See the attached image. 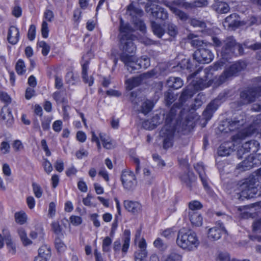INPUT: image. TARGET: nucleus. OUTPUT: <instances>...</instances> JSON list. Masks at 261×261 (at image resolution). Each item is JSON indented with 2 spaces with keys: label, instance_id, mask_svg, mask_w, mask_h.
<instances>
[{
  "label": "nucleus",
  "instance_id": "obj_61",
  "mask_svg": "<svg viewBox=\"0 0 261 261\" xmlns=\"http://www.w3.org/2000/svg\"><path fill=\"white\" fill-rule=\"evenodd\" d=\"M36 28L34 25H31L28 31V37L29 40H33L35 37Z\"/></svg>",
  "mask_w": 261,
  "mask_h": 261
},
{
  "label": "nucleus",
  "instance_id": "obj_55",
  "mask_svg": "<svg viewBox=\"0 0 261 261\" xmlns=\"http://www.w3.org/2000/svg\"><path fill=\"white\" fill-rule=\"evenodd\" d=\"M66 83L70 85H74L77 81V77L75 76L72 72H68L65 77Z\"/></svg>",
  "mask_w": 261,
  "mask_h": 261
},
{
  "label": "nucleus",
  "instance_id": "obj_5",
  "mask_svg": "<svg viewBox=\"0 0 261 261\" xmlns=\"http://www.w3.org/2000/svg\"><path fill=\"white\" fill-rule=\"evenodd\" d=\"M246 67V63L243 61H238L233 63L224 70L217 79L216 83L218 85H221L231 80L233 77L238 76Z\"/></svg>",
  "mask_w": 261,
  "mask_h": 261
},
{
  "label": "nucleus",
  "instance_id": "obj_26",
  "mask_svg": "<svg viewBox=\"0 0 261 261\" xmlns=\"http://www.w3.org/2000/svg\"><path fill=\"white\" fill-rule=\"evenodd\" d=\"M188 216L192 224L195 226H200L202 224L203 218L199 212L191 211L188 212Z\"/></svg>",
  "mask_w": 261,
  "mask_h": 261
},
{
  "label": "nucleus",
  "instance_id": "obj_42",
  "mask_svg": "<svg viewBox=\"0 0 261 261\" xmlns=\"http://www.w3.org/2000/svg\"><path fill=\"white\" fill-rule=\"evenodd\" d=\"M153 107V102L150 100H147L143 102L141 106V112L144 114H146L151 111Z\"/></svg>",
  "mask_w": 261,
  "mask_h": 261
},
{
  "label": "nucleus",
  "instance_id": "obj_7",
  "mask_svg": "<svg viewBox=\"0 0 261 261\" xmlns=\"http://www.w3.org/2000/svg\"><path fill=\"white\" fill-rule=\"evenodd\" d=\"M260 96H261V86L255 88L245 90L240 93L239 105L241 106L252 102Z\"/></svg>",
  "mask_w": 261,
  "mask_h": 261
},
{
  "label": "nucleus",
  "instance_id": "obj_3",
  "mask_svg": "<svg viewBox=\"0 0 261 261\" xmlns=\"http://www.w3.org/2000/svg\"><path fill=\"white\" fill-rule=\"evenodd\" d=\"M176 243L180 248L186 251H193L199 246L200 242L195 232L184 229L179 230Z\"/></svg>",
  "mask_w": 261,
  "mask_h": 261
},
{
  "label": "nucleus",
  "instance_id": "obj_29",
  "mask_svg": "<svg viewBox=\"0 0 261 261\" xmlns=\"http://www.w3.org/2000/svg\"><path fill=\"white\" fill-rule=\"evenodd\" d=\"M214 10L218 13H226L229 11L230 8L228 5L223 2H216L213 5Z\"/></svg>",
  "mask_w": 261,
  "mask_h": 261
},
{
  "label": "nucleus",
  "instance_id": "obj_51",
  "mask_svg": "<svg viewBox=\"0 0 261 261\" xmlns=\"http://www.w3.org/2000/svg\"><path fill=\"white\" fill-rule=\"evenodd\" d=\"M112 243V240L109 237H106L102 241V248L103 251L109 252Z\"/></svg>",
  "mask_w": 261,
  "mask_h": 261
},
{
  "label": "nucleus",
  "instance_id": "obj_14",
  "mask_svg": "<svg viewBox=\"0 0 261 261\" xmlns=\"http://www.w3.org/2000/svg\"><path fill=\"white\" fill-rule=\"evenodd\" d=\"M259 146V143L256 140H253L245 142L238 150L237 156L238 158H243V155L245 153L257 152L258 150Z\"/></svg>",
  "mask_w": 261,
  "mask_h": 261
},
{
  "label": "nucleus",
  "instance_id": "obj_39",
  "mask_svg": "<svg viewBox=\"0 0 261 261\" xmlns=\"http://www.w3.org/2000/svg\"><path fill=\"white\" fill-rule=\"evenodd\" d=\"M182 255L178 252L173 251L168 254L164 259V261H181Z\"/></svg>",
  "mask_w": 261,
  "mask_h": 261
},
{
  "label": "nucleus",
  "instance_id": "obj_52",
  "mask_svg": "<svg viewBox=\"0 0 261 261\" xmlns=\"http://www.w3.org/2000/svg\"><path fill=\"white\" fill-rule=\"evenodd\" d=\"M51 230L58 236L59 237L60 234L63 236L62 233V228L58 221L53 222L51 224Z\"/></svg>",
  "mask_w": 261,
  "mask_h": 261
},
{
  "label": "nucleus",
  "instance_id": "obj_60",
  "mask_svg": "<svg viewBox=\"0 0 261 261\" xmlns=\"http://www.w3.org/2000/svg\"><path fill=\"white\" fill-rule=\"evenodd\" d=\"M10 146L9 144L6 141H3L1 143L0 150L3 153L6 154L9 152Z\"/></svg>",
  "mask_w": 261,
  "mask_h": 261
},
{
  "label": "nucleus",
  "instance_id": "obj_46",
  "mask_svg": "<svg viewBox=\"0 0 261 261\" xmlns=\"http://www.w3.org/2000/svg\"><path fill=\"white\" fill-rule=\"evenodd\" d=\"M147 255L146 250H139L135 253V261H146Z\"/></svg>",
  "mask_w": 261,
  "mask_h": 261
},
{
  "label": "nucleus",
  "instance_id": "obj_59",
  "mask_svg": "<svg viewBox=\"0 0 261 261\" xmlns=\"http://www.w3.org/2000/svg\"><path fill=\"white\" fill-rule=\"evenodd\" d=\"M51 120L49 118H44L41 120V126L44 130H47L50 128Z\"/></svg>",
  "mask_w": 261,
  "mask_h": 261
},
{
  "label": "nucleus",
  "instance_id": "obj_47",
  "mask_svg": "<svg viewBox=\"0 0 261 261\" xmlns=\"http://www.w3.org/2000/svg\"><path fill=\"white\" fill-rule=\"evenodd\" d=\"M15 69L18 74H23L26 71L24 63L21 59L18 60L15 66Z\"/></svg>",
  "mask_w": 261,
  "mask_h": 261
},
{
  "label": "nucleus",
  "instance_id": "obj_35",
  "mask_svg": "<svg viewBox=\"0 0 261 261\" xmlns=\"http://www.w3.org/2000/svg\"><path fill=\"white\" fill-rule=\"evenodd\" d=\"M123 245L122 247V251L126 253L129 246L130 232L128 229H125L123 233Z\"/></svg>",
  "mask_w": 261,
  "mask_h": 261
},
{
  "label": "nucleus",
  "instance_id": "obj_53",
  "mask_svg": "<svg viewBox=\"0 0 261 261\" xmlns=\"http://www.w3.org/2000/svg\"><path fill=\"white\" fill-rule=\"evenodd\" d=\"M141 68L146 69L150 65V59L146 56H143L138 59Z\"/></svg>",
  "mask_w": 261,
  "mask_h": 261
},
{
  "label": "nucleus",
  "instance_id": "obj_19",
  "mask_svg": "<svg viewBox=\"0 0 261 261\" xmlns=\"http://www.w3.org/2000/svg\"><path fill=\"white\" fill-rule=\"evenodd\" d=\"M179 178L182 184L190 189H191L196 180V177L194 173L190 171L181 174L179 176Z\"/></svg>",
  "mask_w": 261,
  "mask_h": 261
},
{
  "label": "nucleus",
  "instance_id": "obj_23",
  "mask_svg": "<svg viewBox=\"0 0 261 261\" xmlns=\"http://www.w3.org/2000/svg\"><path fill=\"white\" fill-rule=\"evenodd\" d=\"M224 226L221 225L220 227H214L209 229L208 231V238L209 239L216 241L221 237L222 232H226Z\"/></svg>",
  "mask_w": 261,
  "mask_h": 261
},
{
  "label": "nucleus",
  "instance_id": "obj_22",
  "mask_svg": "<svg viewBox=\"0 0 261 261\" xmlns=\"http://www.w3.org/2000/svg\"><path fill=\"white\" fill-rule=\"evenodd\" d=\"M124 206L126 210L133 214H138L141 211V204L135 201L124 200L123 202Z\"/></svg>",
  "mask_w": 261,
  "mask_h": 261
},
{
  "label": "nucleus",
  "instance_id": "obj_31",
  "mask_svg": "<svg viewBox=\"0 0 261 261\" xmlns=\"http://www.w3.org/2000/svg\"><path fill=\"white\" fill-rule=\"evenodd\" d=\"M217 105H214L212 101L207 106L206 109L203 112V116L206 120H209L212 117L214 113L218 109Z\"/></svg>",
  "mask_w": 261,
  "mask_h": 261
},
{
  "label": "nucleus",
  "instance_id": "obj_41",
  "mask_svg": "<svg viewBox=\"0 0 261 261\" xmlns=\"http://www.w3.org/2000/svg\"><path fill=\"white\" fill-rule=\"evenodd\" d=\"M208 4V0H194L192 3L189 4L188 7L191 8L205 7Z\"/></svg>",
  "mask_w": 261,
  "mask_h": 261
},
{
  "label": "nucleus",
  "instance_id": "obj_2",
  "mask_svg": "<svg viewBox=\"0 0 261 261\" xmlns=\"http://www.w3.org/2000/svg\"><path fill=\"white\" fill-rule=\"evenodd\" d=\"M255 174V176L246 179L239 185L241 197L249 199L256 194L258 188L261 186V167L256 171Z\"/></svg>",
  "mask_w": 261,
  "mask_h": 261
},
{
  "label": "nucleus",
  "instance_id": "obj_62",
  "mask_svg": "<svg viewBox=\"0 0 261 261\" xmlns=\"http://www.w3.org/2000/svg\"><path fill=\"white\" fill-rule=\"evenodd\" d=\"M43 166L44 167V169L45 171L49 174L53 170V167L51 163L48 161L47 159H44V162L43 163Z\"/></svg>",
  "mask_w": 261,
  "mask_h": 261
},
{
  "label": "nucleus",
  "instance_id": "obj_36",
  "mask_svg": "<svg viewBox=\"0 0 261 261\" xmlns=\"http://www.w3.org/2000/svg\"><path fill=\"white\" fill-rule=\"evenodd\" d=\"M4 238L9 250V252L12 254H14L16 252L15 245L13 243L11 236L8 231H7L6 234H4Z\"/></svg>",
  "mask_w": 261,
  "mask_h": 261
},
{
  "label": "nucleus",
  "instance_id": "obj_25",
  "mask_svg": "<svg viewBox=\"0 0 261 261\" xmlns=\"http://www.w3.org/2000/svg\"><path fill=\"white\" fill-rule=\"evenodd\" d=\"M119 31L121 37L126 36L129 38H135V36L132 34L134 31L133 29L129 24L124 23L122 19H120Z\"/></svg>",
  "mask_w": 261,
  "mask_h": 261
},
{
  "label": "nucleus",
  "instance_id": "obj_50",
  "mask_svg": "<svg viewBox=\"0 0 261 261\" xmlns=\"http://www.w3.org/2000/svg\"><path fill=\"white\" fill-rule=\"evenodd\" d=\"M38 45L42 48L41 53L44 56L48 55L50 51V46L44 41H41L38 42Z\"/></svg>",
  "mask_w": 261,
  "mask_h": 261
},
{
  "label": "nucleus",
  "instance_id": "obj_48",
  "mask_svg": "<svg viewBox=\"0 0 261 261\" xmlns=\"http://www.w3.org/2000/svg\"><path fill=\"white\" fill-rule=\"evenodd\" d=\"M218 258L220 261H250L248 259L238 260L236 258L231 259L230 255L227 252H221L219 254Z\"/></svg>",
  "mask_w": 261,
  "mask_h": 261
},
{
  "label": "nucleus",
  "instance_id": "obj_1",
  "mask_svg": "<svg viewBox=\"0 0 261 261\" xmlns=\"http://www.w3.org/2000/svg\"><path fill=\"white\" fill-rule=\"evenodd\" d=\"M195 88L188 86L182 91L179 100L180 102L174 104L165 117V124L160 132V136L163 138V147L168 148L172 146L174 134L181 124L185 111L181 104L187 99L191 98L195 94Z\"/></svg>",
  "mask_w": 261,
  "mask_h": 261
},
{
  "label": "nucleus",
  "instance_id": "obj_56",
  "mask_svg": "<svg viewBox=\"0 0 261 261\" xmlns=\"http://www.w3.org/2000/svg\"><path fill=\"white\" fill-rule=\"evenodd\" d=\"M32 187L33 192L35 196L38 198H40L42 195L43 191L40 185L36 183L33 182L32 184Z\"/></svg>",
  "mask_w": 261,
  "mask_h": 261
},
{
  "label": "nucleus",
  "instance_id": "obj_64",
  "mask_svg": "<svg viewBox=\"0 0 261 261\" xmlns=\"http://www.w3.org/2000/svg\"><path fill=\"white\" fill-rule=\"evenodd\" d=\"M70 222L73 225H79L82 223V218L79 216H72L70 218Z\"/></svg>",
  "mask_w": 261,
  "mask_h": 261
},
{
  "label": "nucleus",
  "instance_id": "obj_16",
  "mask_svg": "<svg viewBox=\"0 0 261 261\" xmlns=\"http://www.w3.org/2000/svg\"><path fill=\"white\" fill-rule=\"evenodd\" d=\"M43 18L45 20H43L41 25V33L42 37L46 38L48 35V24L46 21L51 22L54 18V14L52 11L49 9H46L44 12Z\"/></svg>",
  "mask_w": 261,
  "mask_h": 261
},
{
  "label": "nucleus",
  "instance_id": "obj_18",
  "mask_svg": "<svg viewBox=\"0 0 261 261\" xmlns=\"http://www.w3.org/2000/svg\"><path fill=\"white\" fill-rule=\"evenodd\" d=\"M258 163L259 162H257L256 159H253V155H249L238 165L237 168L240 171L248 170L254 166H258Z\"/></svg>",
  "mask_w": 261,
  "mask_h": 261
},
{
  "label": "nucleus",
  "instance_id": "obj_11",
  "mask_svg": "<svg viewBox=\"0 0 261 261\" xmlns=\"http://www.w3.org/2000/svg\"><path fill=\"white\" fill-rule=\"evenodd\" d=\"M121 180L123 188L127 191L134 190L137 185L136 177L133 172L129 170L123 171Z\"/></svg>",
  "mask_w": 261,
  "mask_h": 261
},
{
  "label": "nucleus",
  "instance_id": "obj_4",
  "mask_svg": "<svg viewBox=\"0 0 261 261\" xmlns=\"http://www.w3.org/2000/svg\"><path fill=\"white\" fill-rule=\"evenodd\" d=\"M222 56L226 59L231 56H238L243 54V48L238 43L232 36L226 37L223 40V46L221 50Z\"/></svg>",
  "mask_w": 261,
  "mask_h": 261
},
{
  "label": "nucleus",
  "instance_id": "obj_37",
  "mask_svg": "<svg viewBox=\"0 0 261 261\" xmlns=\"http://www.w3.org/2000/svg\"><path fill=\"white\" fill-rule=\"evenodd\" d=\"M142 79L140 76L134 77L127 79L125 83L127 85V89L132 90L133 88L137 87L141 83Z\"/></svg>",
  "mask_w": 261,
  "mask_h": 261
},
{
  "label": "nucleus",
  "instance_id": "obj_32",
  "mask_svg": "<svg viewBox=\"0 0 261 261\" xmlns=\"http://www.w3.org/2000/svg\"><path fill=\"white\" fill-rule=\"evenodd\" d=\"M89 62L86 61L82 65V77L85 83L88 84L91 86L93 84L94 79L92 76L88 77L87 75V70L88 69Z\"/></svg>",
  "mask_w": 261,
  "mask_h": 261
},
{
  "label": "nucleus",
  "instance_id": "obj_30",
  "mask_svg": "<svg viewBox=\"0 0 261 261\" xmlns=\"http://www.w3.org/2000/svg\"><path fill=\"white\" fill-rule=\"evenodd\" d=\"M167 85L169 88L177 89L182 87L183 82L179 77H170L167 81Z\"/></svg>",
  "mask_w": 261,
  "mask_h": 261
},
{
  "label": "nucleus",
  "instance_id": "obj_38",
  "mask_svg": "<svg viewBox=\"0 0 261 261\" xmlns=\"http://www.w3.org/2000/svg\"><path fill=\"white\" fill-rule=\"evenodd\" d=\"M151 28L154 34L159 38H161L165 33L164 29L160 24L155 22H151Z\"/></svg>",
  "mask_w": 261,
  "mask_h": 261
},
{
  "label": "nucleus",
  "instance_id": "obj_13",
  "mask_svg": "<svg viewBox=\"0 0 261 261\" xmlns=\"http://www.w3.org/2000/svg\"><path fill=\"white\" fill-rule=\"evenodd\" d=\"M193 57L199 63L208 64L213 60L214 55L210 50L201 48L194 52Z\"/></svg>",
  "mask_w": 261,
  "mask_h": 261
},
{
  "label": "nucleus",
  "instance_id": "obj_24",
  "mask_svg": "<svg viewBox=\"0 0 261 261\" xmlns=\"http://www.w3.org/2000/svg\"><path fill=\"white\" fill-rule=\"evenodd\" d=\"M19 39V31L18 28L14 26H11L8 30L7 40L12 44H16Z\"/></svg>",
  "mask_w": 261,
  "mask_h": 261
},
{
  "label": "nucleus",
  "instance_id": "obj_27",
  "mask_svg": "<svg viewBox=\"0 0 261 261\" xmlns=\"http://www.w3.org/2000/svg\"><path fill=\"white\" fill-rule=\"evenodd\" d=\"M1 116L3 120L6 121L8 126L12 125L14 118L11 110L9 108L6 106L4 107L1 110Z\"/></svg>",
  "mask_w": 261,
  "mask_h": 261
},
{
  "label": "nucleus",
  "instance_id": "obj_34",
  "mask_svg": "<svg viewBox=\"0 0 261 261\" xmlns=\"http://www.w3.org/2000/svg\"><path fill=\"white\" fill-rule=\"evenodd\" d=\"M229 93L230 91L229 90L223 91L212 102L214 103V105H217L218 107L222 102L225 101L230 96Z\"/></svg>",
  "mask_w": 261,
  "mask_h": 261
},
{
  "label": "nucleus",
  "instance_id": "obj_45",
  "mask_svg": "<svg viewBox=\"0 0 261 261\" xmlns=\"http://www.w3.org/2000/svg\"><path fill=\"white\" fill-rule=\"evenodd\" d=\"M202 205L201 203L197 200H193L189 202V211H194V212H198L197 210H200L202 208Z\"/></svg>",
  "mask_w": 261,
  "mask_h": 261
},
{
  "label": "nucleus",
  "instance_id": "obj_12",
  "mask_svg": "<svg viewBox=\"0 0 261 261\" xmlns=\"http://www.w3.org/2000/svg\"><path fill=\"white\" fill-rule=\"evenodd\" d=\"M146 12H150L152 16L162 20H166L168 17L167 11L159 5H151L147 3L145 6Z\"/></svg>",
  "mask_w": 261,
  "mask_h": 261
},
{
  "label": "nucleus",
  "instance_id": "obj_15",
  "mask_svg": "<svg viewBox=\"0 0 261 261\" xmlns=\"http://www.w3.org/2000/svg\"><path fill=\"white\" fill-rule=\"evenodd\" d=\"M120 60L127 67V69L129 72H133L141 68L139 60L135 55L129 57L123 56Z\"/></svg>",
  "mask_w": 261,
  "mask_h": 261
},
{
  "label": "nucleus",
  "instance_id": "obj_28",
  "mask_svg": "<svg viewBox=\"0 0 261 261\" xmlns=\"http://www.w3.org/2000/svg\"><path fill=\"white\" fill-rule=\"evenodd\" d=\"M195 169L199 174L203 187L206 190H208L209 189V187L207 184V179L205 174L203 166L201 164H197L195 166Z\"/></svg>",
  "mask_w": 261,
  "mask_h": 261
},
{
  "label": "nucleus",
  "instance_id": "obj_44",
  "mask_svg": "<svg viewBox=\"0 0 261 261\" xmlns=\"http://www.w3.org/2000/svg\"><path fill=\"white\" fill-rule=\"evenodd\" d=\"M55 245L56 248L59 252L64 251L67 248L66 245L59 236L56 237L55 238Z\"/></svg>",
  "mask_w": 261,
  "mask_h": 261
},
{
  "label": "nucleus",
  "instance_id": "obj_33",
  "mask_svg": "<svg viewBox=\"0 0 261 261\" xmlns=\"http://www.w3.org/2000/svg\"><path fill=\"white\" fill-rule=\"evenodd\" d=\"M99 138L102 142L103 147L107 149H111L114 147L112 140L103 133L99 134Z\"/></svg>",
  "mask_w": 261,
  "mask_h": 261
},
{
  "label": "nucleus",
  "instance_id": "obj_17",
  "mask_svg": "<svg viewBox=\"0 0 261 261\" xmlns=\"http://www.w3.org/2000/svg\"><path fill=\"white\" fill-rule=\"evenodd\" d=\"M239 16L235 13L230 14L227 16L223 22L225 28L228 29L230 28H237L241 25Z\"/></svg>",
  "mask_w": 261,
  "mask_h": 261
},
{
  "label": "nucleus",
  "instance_id": "obj_20",
  "mask_svg": "<svg viewBox=\"0 0 261 261\" xmlns=\"http://www.w3.org/2000/svg\"><path fill=\"white\" fill-rule=\"evenodd\" d=\"M163 3V4L168 7L172 12L180 20L183 21L188 20L189 18L188 15L184 11L177 9L173 4H171L167 1H164Z\"/></svg>",
  "mask_w": 261,
  "mask_h": 261
},
{
  "label": "nucleus",
  "instance_id": "obj_6",
  "mask_svg": "<svg viewBox=\"0 0 261 261\" xmlns=\"http://www.w3.org/2000/svg\"><path fill=\"white\" fill-rule=\"evenodd\" d=\"M260 124H261V114L257 115L254 117L252 124L249 127L244 128L233 136L232 140L236 142L238 139H243L245 137L255 133L257 132L258 127Z\"/></svg>",
  "mask_w": 261,
  "mask_h": 261
},
{
  "label": "nucleus",
  "instance_id": "obj_10",
  "mask_svg": "<svg viewBox=\"0 0 261 261\" xmlns=\"http://www.w3.org/2000/svg\"><path fill=\"white\" fill-rule=\"evenodd\" d=\"M135 38L128 37L126 36L120 37V49L122 53L120 58L123 56L129 57L135 55L136 46L133 42Z\"/></svg>",
  "mask_w": 261,
  "mask_h": 261
},
{
  "label": "nucleus",
  "instance_id": "obj_9",
  "mask_svg": "<svg viewBox=\"0 0 261 261\" xmlns=\"http://www.w3.org/2000/svg\"><path fill=\"white\" fill-rule=\"evenodd\" d=\"M127 14L130 16L133 22L137 28L142 32H144L145 30V24L144 22L140 19V17L143 14V12L141 9L135 7L132 4L127 7Z\"/></svg>",
  "mask_w": 261,
  "mask_h": 261
},
{
  "label": "nucleus",
  "instance_id": "obj_49",
  "mask_svg": "<svg viewBox=\"0 0 261 261\" xmlns=\"http://www.w3.org/2000/svg\"><path fill=\"white\" fill-rule=\"evenodd\" d=\"M38 256H42L43 257L48 258L50 256V249L46 246H41L38 250Z\"/></svg>",
  "mask_w": 261,
  "mask_h": 261
},
{
  "label": "nucleus",
  "instance_id": "obj_63",
  "mask_svg": "<svg viewBox=\"0 0 261 261\" xmlns=\"http://www.w3.org/2000/svg\"><path fill=\"white\" fill-rule=\"evenodd\" d=\"M56 213V204L54 202H51L49 204L48 214V215L49 217L53 218Z\"/></svg>",
  "mask_w": 261,
  "mask_h": 261
},
{
  "label": "nucleus",
  "instance_id": "obj_43",
  "mask_svg": "<svg viewBox=\"0 0 261 261\" xmlns=\"http://www.w3.org/2000/svg\"><path fill=\"white\" fill-rule=\"evenodd\" d=\"M15 219L16 223L22 225L26 222L27 216L24 212L21 211L15 214Z\"/></svg>",
  "mask_w": 261,
  "mask_h": 261
},
{
  "label": "nucleus",
  "instance_id": "obj_57",
  "mask_svg": "<svg viewBox=\"0 0 261 261\" xmlns=\"http://www.w3.org/2000/svg\"><path fill=\"white\" fill-rule=\"evenodd\" d=\"M253 230L256 233L261 232V217L253 222Z\"/></svg>",
  "mask_w": 261,
  "mask_h": 261
},
{
  "label": "nucleus",
  "instance_id": "obj_58",
  "mask_svg": "<svg viewBox=\"0 0 261 261\" xmlns=\"http://www.w3.org/2000/svg\"><path fill=\"white\" fill-rule=\"evenodd\" d=\"M191 24L194 27H199L201 29L205 27V23L204 22L200 21L196 19H192L191 20Z\"/></svg>",
  "mask_w": 261,
  "mask_h": 261
},
{
  "label": "nucleus",
  "instance_id": "obj_8",
  "mask_svg": "<svg viewBox=\"0 0 261 261\" xmlns=\"http://www.w3.org/2000/svg\"><path fill=\"white\" fill-rule=\"evenodd\" d=\"M246 122L245 115L242 113L236 115L231 118L227 119L223 122V126H226L225 128L221 129L222 132L227 133L228 131H234L243 126Z\"/></svg>",
  "mask_w": 261,
  "mask_h": 261
},
{
  "label": "nucleus",
  "instance_id": "obj_21",
  "mask_svg": "<svg viewBox=\"0 0 261 261\" xmlns=\"http://www.w3.org/2000/svg\"><path fill=\"white\" fill-rule=\"evenodd\" d=\"M233 144L231 142L222 143L218 148V154L219 156H228L233 151Z\"/></svg>",
  "mask_w": 261,
  "mask_h": 261
},
{
  "label": "nucleus",
  "instance_id": "obj_40",
  "mask_svg": "<svg viewBox=\"0 0 261 261\" xmlns=\"http://www.w3.org/2000/svg\"><path fill=\"white\" fill-rule=\"evenodd\" d=\"M17 231L24 245L27 246L32 244V241L28 238L27 232L23 228H20Z\"/></svg>",
  "mask_w": 261,
  "mask_h": 261
},
{
  "label": "nucleus",
  "instance_id": "obj_54",
  "mask_svg": "<svg viewBox=\"0 0 261 261\" xmlns=\"http://www.w3.org/2000/svg\"><path fill=\"white\" fill-rule=\"evenodd\" d=\"M167 28L168 33L170 36L172 37H175L177 35L178 33L177 28V27L174 24L172 23H168Z\"/></svg>",
  "mask_w": 261,
  "mask_h": 261
}]
</instances>
